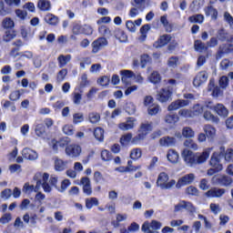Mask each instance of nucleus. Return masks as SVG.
Instances as JSON below:
<instances>
[{
    "label": "nucleus",
    "instance_id": "12",
    "mask_svg": "<svg viewBox=\"0 0 233 233\" xmlns=\"http://www.w3.org/2000/svg\"><path fill=\"white\" fill-rule=\"evenodd\" d=\"M208 79V74L205 71L199 72L193 80L194 86H201L203 83H207V80Z\"/></svg>",
    "mask_w": 233,
    "mask_h": 233
},
{
    "label": "nucleus",
    "instance_id": "44",
    "mask_svg": "<svg viewBox=\"0 0 233 233\" xmlns=\"http://www.w3.org/2000/svg\"><path fill=\"white\" fill-rule=\"evenodd\" d=\"M136 110H137V108H136V105H134V103L128 102L126 104V112L129 116H134V114H136Z\"/></svg>",
    "mask_w": 233,
    "mask_h": 233
},
{
    "label": "nucleus",
    "instance_id": "2",
    "mask_svg": "<svg viewBox=\"0 0 233 233\" xmlns=\"http://www.w3.org/2000/svg\"><path fill=\"white\" fill-rule=\"evenodd\" d=\"M176 79H169L167 81V86L165 88H162L158 91L157 95V99L160 103H167V101H170L172 99V94H174V86L177 85Z\"/></svg>",
    "mask_w": 233,
    "mask_h": 233
},
{
    "label": "nucleus",
    "instance_id": "59",
    "mask_svg": "<svg viewBox=\"0 0 233 233\" xmlns=\"http://www.w3.org/2000/svg\"><path fill=\"white\" fill-rule=\"evenodd\" d=\"M186 194H188V196H198L199 191L196 188V187L189 186L186 188Z\"/></svg>",
    "mask_w": 233,
    "mask_h": 233
},
{
    "label": "nucleus",
    "instance_id": "41",
    "mask_svg": "<svg viewBox=\"0 0 233 233\" xmlns=\"http://www.w3.org/2000/svg\"><path fill=\"white\" fill-rule=\"evenodd\" d=\"M182 136L183 137H187V139H190L191 137H194L196 136V133L192 128L186 127L182 129Z\"/></svg>",
    "mask_w": 233,
    "mask_h": 233
},
{
    "label": "nucleus",
    "instance_id": "3",
    "mask_svg": "<svg viewBox=\"0 0 233 233\" xmlns=\"http://www.w3.org/2000/svg\"><path fill=\"white\" fill-rule=\"evenodd\" d=\"M152 122L145 121L141 123L140 127L138 129V134L133 137L132 143L137 145L139 141H143L147 136H148L149 132H152Z\"/></svg>",
    "mask_w": 233,
    "mask_h": 233
},
{
    "label": "nucleus",
    "instance_id": "31",
    "mask_svg": "<svg viewBox=\"0 0 233 233\" xmlns=\"http://www.w3.org/2000/svg\"><path fill=\"white\" fill-rule=\"evenodd\" d=\"M214 110L218 116H222L224 117L228 116V109H227L223 104H218L215 106Z\"/></svg>",
    "mask_w": 233,
    "mask_h": 233
},
{
    "label": "nucleus",
    "instance_id": "37",
    "mask_svg": "<svg viewBox=\"0 0 233 233\" xmlns=\"http://www.w3.org/2000/svg\"><path fill=\"white\" fill-rule=\"evenodd\" d=\"M99 205V200L97 199V198H86V208H88L89 210L93 208V207H97Z\"/></svg>",
    "mask_w": 233,
    "mask_h": 233
},
{
    "label": "nucleus",
    "instance_id": "7",
    "mask_svg": "<svg viewBox=\"0 0 233 233\" xmlns=\"http://www.w3.org/2000/svg\"><path fill=\"white\" fill-rule=\"evenodd\" d=\"M81 147L79 145H69L66 147V154L70 157H79L81 156Z\"/></svg>",
    "mask_w": 233,
    "mask_h": 233
},
{
    "label": "nucleus",
    "instance_id": "63",
    "mask_svg": "<svg viewBox=\"0 0 233 233\" xmlns=\"http://www.w3.org/2000/svg\"><path fill=\"white\" fill-rule=\"evenodd\" d=\"M130 157L131 159H139V157H141V149H133L130 153Z\"/></svg>",
    "mask_w": 233,
    "mask_h": 233
},
{
    "label": "nucleus",
    "instance_id": "13",
    "mask_svg": "<svg viewBox=\"0 0 233 233\" xmlns=\"http://www.w3.org/2000/svg\"><path fill=\"white\" fill-rule=\"evenodd\" d=\"M80 185H83V192L86 196H92V184L90 178L84 177L80 180Z\"/></svg>",
    "mask_w": 233,
    "mask_h": 233
},
{
    "label": "nucleus",
    "instance_id": "8",
    "mask_svg": "<svg viewBox=\"0 0 233 233\" xmlns=\"http://www.w3.org/2000/svg\"><path fill=\"white\" fill-rule=\"evenodd\" d=\"M108 45V40L105 37H99L92 43L93 54H97L101 48H105Z\"/></svg>",
    "mask_w": 233,
    "mask_h": 233
},
{
    "label": "nucleus",
    "instance_id": "6",
    "mask_svg": "<svg viewBox=\"0 0 233 233\" xmlns=\"http://www.w3.org/2000/svg\"><path fill=\"white\" fill-rule=\"evenodd\" d=\"M195 180H196V175L194 173H189L180 177L177 180L176 187L177 188H181V187H185L187 185H192V183H194Z\"/></svg>",
    "mask_w": 233,
    "mask_h": 233
},
{
    "label": "nucleus",
    "instance_id": "1",
    "mask_svg": "<svg viewBox=\"0 0 233 233\" xmlns=\"http://www.w3.org/2000/svg\"><path fill=\"white\" fill-rule=\"evenodd\" d=\"M50 177V175L48 173H36L33 179L34 181H36L35 187L34 185L25 183L23 187V192H39L41 190V187L46 192V194H50L52 192V187L48 183V179Z\"/></svg>",
    "mask_w": 233,
    "mask_h": 233
},
{
    "label": "nucleus",
    "instance_id": "21",
    "mask_svg": "<svg viewBox=\"0 0 233 233\" xmlns=\"http://www.w3.org/2000/svg\"><path fill=\"white\" fill-rule=\"evenodd\" d=\"M176 143L177 140L174 137H164L159 140L161 147H175Z\"/></svg>",
    "mask_w": 233,
    "mask_h": 233
},
{
    "label": "nucleus",
    "instance_id": "17",
    "mask_svg": "<svg viewBox=\"0 0 233 233\" xmlns=\"http://www.w3.org/2000/svg\"><path fill=\"white\" fill-rule=\"evenodd\" d=\"M225 188L213 187L206 193V196L208 198H221V196L225 195Z\"/></svg>",
    "mask_w": 233,
    "mask_h": 233
},
{
    "label": "nucleus",
    "instance_id": "50",
    "mask_svg": "<svg viewBox=\"0 0 233 233\" xmlns=\"http://www.w3.org/2000/svg\"><path fill=\"white\" fill-rule=\"evenodd\" d=\"M205 106L199 105V104H196L193 106V110L191 111L193 116H200V114H203V110H204Z\"/></svg>",
    "mask_w": 233,
    "mask_h": 233
},
{
    "label": "nucleus",
    "instance_id": "62",
    "mask_svg": "<svg viewBox=\"0 0 233 233\" xmlns=\"http://www.w3.org/2000/svg\"><path fill=\"white\" fill-rule=\"evenodd\" d=\"M81 99H83V95H81V93H73L74 105H81Z\"/></svg>",
    "mask_w": 233,
    "mask_h": 233
},
{
    "label": "nucleus",
    "instance_id": "42",
    "mask_svg": "<svg viewBox=\"0 0 233 233\" xmlns=\"http://www.w3.org/2000/svg\"><path fill=\"white\" fill-rule=\"evenodd\" d=\"M189 23H198V25H201L203 21H205V16L203 15H194L188 17Z\"/></svg>",
    "mask_w": 233,
    "mask_h": 233
},
{
    "label": "nucleus",
    "instance_id": "54",
    "mask_svg": "<svg viewBox=\"0 0 233 233\" xmlns=\"http://www.w3.org/2000/svg\"><path fill=\"white\" fill-rule=\"evenodd\" d=\"M232 65H233L232 61L225 58L220 62V68L221 70H228V68H230Z\"/></svg>",
    "mask_w": 233,
    "mask_h": 233
},
{
    "label": "nucleus",
    "instance_id": "10",
    "mask_svg": "<svg viewBox=\"0 0 233 233\" xmlns=\"http://www.w3.org/2000/svg\"><path fill=\"white\" fill-rule=\"evenodd\" d=\"M221 157H219V153L214 152L210 157L209 165L213 168H217L218 170H223V165H221Z\"/></svg>",
    "mask_w": 233,
    "mask_h": 233
},
{
    "label": "nucleus",
    "instance_id": "19",
    "mask_svg": "<svg viewBox=\"0 0 233 233\" xmlns=\"http://www.w3.org/2000/svg\"><path fill=\"white\" fill-rule=\"evenodd\" d=\"M170 39H172L170 35H164L160 36L159 39L154 44L155 48H161L162 46L168 45V43H170Z\"/></svg>",
    "mask_w": 233,
    "mask_h": 233
},
{
    "label": "nucleus",
    "instance_id": "26",
    "mask_svg": "<svg viewBox=\"0 0 233 233\" xmlns=\"http://www.w3.org/2000/svg\"><path fill=\"white\" fill-rule=\"evenodd\" d=\"M122 74V77H121V81L122 83H124L125 85H130V79H132V77H134V72L130 71V70H123L121 71Z\"/></svg>",
    "mask_w": 233,
    "mask_h": 233
},
{
    "label": "nucleus",
    "instance_id": "61",
    "mask_svg": "<svg viewBox=\"0 0 233 233\" xmlns=\"http://www.w3.org/2000/svg\"><path fill=\"white\" fill-rule=\"evenodd\" d=\"M147 112L149 116H156V114L159 112V106L158 105L150 106L147 109Z\"/></svg>",
    "mask_w": 233,
    "mask_h": 233
},
{
    "label": "nucleus",
    "instance_id": "57",
    "mask_svg": "<svg viewBox=\"0 0 233 233\" xmlns=\"http://www.w3.org/2000/svg\"><path fill=\"white\" fill-rule=\"evenodd\" d=\"M82 34L85 35H92L94 34V28L88 25H82Z\"/></svg>",
    "mask_w": 233,
    "mask_h": 233
},
{
    "label": "nucleus",
    "instance_id": "28",
    "mask_svg": "<svg viewBox=\"0 0 233 233\" xmlns=\"http://www.w3.org/2000/svg\"><path fill=\"white\" fill-rule=\"evenodd\" d=\"M66 165H68V162L63 161L61 158L55 159V170L57 172H63L66 168Z\"/></svg>",
    "mask_w": 233,
    "mask_h": 233
},
{
    "label": "nucleus",
    "instance_id": "53",
    "mask_svg": "<svg viewBox=\"0 0 233 233\" xmlns=\"http://www.w3.org/2000/svg\"><path fill=\"white\" fill-rule=\"evenodd\" d=\"M63 132L66 134V136H74V126L72 125H66L63 127Z\"/></svg>",
    "mask_w": 233,
    "mask_h": 233
},
{
    "label": "nucleus",
    "instance_id": "45",
    "mask_svg": "<svg viewBox=\"0 0 233 233\" xmlns=\"http://www.w3.org/2000/svg\"><path fill=\"white\" fill-rule=\"evenodd\" d=\"M15 38V32L14 31H5L3 39L5 43H10V41H12V39Z\"/></svg>",
    "mask_w": 233,
    "mask_h": 233
},
{
    "label": "nucleus",
    "instance_id": "34",
    "mask_svg": "<svg viewBox=\"0 0 233 233\" xmlns=\"http://www.w3.org/2000/svg\"><path fill=\"white\" fill-rule=\"evenodd\" d=\"M15 25V24L14 23V20L12 18H10V17H5L2 21V26L5 30H12V28H14Z\"/></svg>",
    "mask_w": 233,
    "mask_h": 233
},
{
    "label": "nucleus",
    "instance_id": "46",
    "mask_svg": "<svg viewBox=\"0 0 233 233\" xmlns=\"http://www.w3.org/2000/svg\"><path fill=\"white\" fill-rule=\"evenodd\" d=\"M83 121H85V116L83 113H76L73 115L74 125H79V123H83Z\"/></svg>",
    "mask_w": 233,
    "mask_h": 233
},
{
    "label": "nucleus",
    "instance_id": "20",
    "mask_svg": "<svg viewBox=\"0 0 233 233\" xmlns=\"http://www.w3.org/2000/svg\"><path fill=\"white\" fill-rule=\"evenodd\" d=\"M228 46H230V45H228V44H222L218 46L216 54L217 60L221 59V57H223L225 54H228V52H230V48H228Z\"/></svg>",
    "mask_w": 233,
    "mask_h": 233
},
{
    "label": "nucleus",
    "instance_id": "40",
    "mask_svg": "<svg viewBox=\"0 0 233 233\" xmlns=\"http://www.w3.org/2000/svg\"><path fill=\"white\" fill-rule=\"evenodd\" d=\"M204 119H206V121H211L212 123H219V118L210 113V111L204 112Z\"/></svg>",
    "mask_w": 233,
    "mask_h": 233
},
{
    "label": "nucleus",
    "instance_id": "60",
    "mask_svg": "<svg viewBox=\"0 0 233 233\" xmlns=\"http://www.w3.org/2000/svg\"><path fill=\"white\" fill-rule=\"evenodd\" d=\"M218 85L221 88H227L228 86V76H221L218 80Z\"/></svg>",
    "mask_w": 233,
    "mask_h": 233
},
{
    "label": "nucleus",
    "instance_id": "15",
    "mask_svg": "<svg viewBox=\"0 0 233 233\" xmlns=\"http://www.w3.org/2000/svg\"><path fill=\"white\" fill-rule=\"evenodd\" d=\"M22 156L25 157V159H29V161H35V159L38 157L37 152L30 147L24 148L22 150Z\"/></svg>",
    "mask_w": 233,
    "mask_h": 233
},
{
    "label": "nucleus",
    "instance_id": "39",
    "mask_svg": "<svg viewBox=\"0 0 233 233\" xmlns=\"http://www.w3.org/2000/svg\"><path fill=\"white\" fill-rule=\"evenodd\" d=\"M203 5H205L204 0H194L192 2V4L190 5V8H191L192 12H198L199 10V8H201V6H203Z\"/></svg>",
    "mask_w": 233,
    "mask_h": 233
},
{
    "label": "nucleus",
    "instance_id": "18",
    "mask_svg": "<svg viewBox=\"0 0 233 233\" xmlns=\"http://www.w3.org/2000/svg\"><path fill=\"white\" fill-rule=\"evenodd\" d=\"M167 161L172 163V165H177L179 161V153L175 149H169L167 153Z\"/></svg>",
    "mask_w": 233,
    "mask_h": 233
},
{
    "label": "nucleus",
    "instance_id": "48",
    "mask_svg": "<svg viewBox=\"0 0 233 233\" xmlns=\"http://www.w3.org/2000/svg\"><path fill=\"white\" fill-rule=\"evenodd\" d=\"M184 147H187V148H191V150H198V148H199L198 144L194 142V140L192 139L185 140Z\"/></svg>",
    "mask_w": 233,
    "mask_h": 233
},
{
    "label": "nucleus",
    "instance_id": "38",
    "mask_svg": "<svg viewBox=\"0 0 233 233\" xmlns=\"http://www.w3.org/2000/svg\"><path fill=\"white\" fill-rule=\"evenodd\" d=\"M98 32L105 37H112V31H110V28H108L106 25H100L98 27Z\"/></svg>",
    "mask_w": 233,
    "mask_h": 233
},
{
    "label": "nucleus",
    "instance_id": "30",
    "mask_svg": "<svg viewBox=\"0 0 233 233\" xmlns=\"http://www.w3.org/2000/svg\"><path fill=\"white\" fill-rule=\"evenodd\" d=\"M114 35L116 39L120 41V43H125L127 39V34H125V31L121 30L120 28L115 29Z\"/></svg>",
    "mask_w": 233,
    "mask_h": 233
},
{
    "label": "nucleus",
    "instance_id": "35",
    "mask_svg": "<svg viewBox=\"0 0 233 233\" xmlns=\"http://www.w3.org/2000/svg\"><path fill=\"white\" fill-rule=\"evenodd\" d=\"M94 136L97 141H103L105 139V129L101 127H96L94 130Z\"/></svg>",
    "mask_w": 233,
    "mask_h": 233
},
{
    "label": "nucleus",
    "instance_id": "58",
    "mask_svg": "<svg viewBox=\"0 0 233 233\" xmlns=\"http://www.w3.org/2000/svg\"><path fill=\"white\" fill-rule=\"evenodd\" d=\"M8 14H10V9L5 6V3L3 1H0V15L5 16L8 15Z\"/></svg>",
    "mask_w": 233,
    "mask_h": 233
},
{
    "label": "nucleus",
    "instance_id": "4",
    "mask_svg": "<svg viewBox=\"0 0 233 233\" xmlns=\"http://www.w3.org/2000/svg\"><path fill=\"white\" fill-rule=\"evenodd\" d=\"M168 174L161 172L157 179V187H159L162 190H168L176 185V180L172 179L168 182Z\"/></svg>",
    "mask_w": 233,
    "mask_h": 233
},
{
    "label": "nucleus",
    "instance_id": "9",
    "mask_svg": "<svg viewBox=\"0 0 233 233\" xmlns=\"http://www.w3.org/2000/svg\"><path fill=\"white\" fill-rule=\"evenodd\" d=\"M108 45V40L105 37H99L92 43L93 54H97L101 48H105Z\"/></svg>",
    "mask_w": 233,
    "mask_h": 233
},
{
    "label": "nucleus",
    "instance_id": "27",
    "mask_svg": "<svg viewBox=\"0 0 233 233\" xmlns=\"http://www.w3.org/2000/svg\"><path fill=\"white\" fill-rule=\"evenodd\" d=\"M164 121L167 125H176L179 121V116L177 114H168L165 116Z\"/></svg>",
    "mask_w": 233,
    "mask_h": 233
},
{
    "label": "nucleus",
    "instance_id": "5",
    "mask_svg": "<svg viewBox=\"0 0 233 233\" xmlns=\"http://www.w3.org/2000/svg\"><path fill=\"white\" fill-rule=\"evenodd\" d=\"M181 156L187 167H196V165H198L197 155L189 149H184Z\"/></svg>",
    "mask_w": 233,
    "mask_h": 233
},
{
    "label": "nucleus",
    "instance_id": "43",
    "mask_svg": "<svg viewBox=\"0 0 233 233\" xmlns=\"http://www.w3.org/2000/svg\"><path fill=\"white\" fill-rule=\"evenodd\" d=\"M194 46L197 52H203V50H208V47L205 45V43L201 42L200 40H196Z\"/></svg>",
    "mask_w": 233,
    "mask_h": 233
},
{
    "label": "nucleus",
    "instance_id": "64",
    "mask_svg": "<svg viewBox=\"0 0 233 233\" xmlns=\"http://www.w3.org/2000/svg\"><path fill=\"white\" fill-rule=\"evenodd\" d=\"M142 232H147V233H159L157 231H152L150 230V223L148 221L144 222L141 228Z\"/></svg>",
    "mask_w": 233,
    "mask_h": 233
},
{
    "label": "nucleus",
    "instance_id": "52",
    "mask_svg": "<svg viewBox=\"0 0 233 233\" xmlns=\"http://www.w3.org/2000/svg\"><path fill=\"white\" fill-rule=\"evenodd\" d=\"M218 37L220 41H228V33L225 31V29H219L218 31Z\"/></svg>",
    "mask_w": 233,
    "mask_h": 233
},
{
    "label": "nucleus",
    "instance_id": "32",
    "mask_svg": "<svg viewBox=\"0 0 233 233\" xmlns=\"http://www.w3.org/2000/svg\"><path fill=\"white\" fill-rule=\"evenodd\" d=\"M205 14L208 17L210 16L212 19H218V9L213 6H208L205 8Z\"/></svg>",
    "mask_w": 233,
    "mask_h": 233
},
{
    "label": "nucleus",
    "instance_id": "29",
    "mask_svg": "<svg viewBox=\"0 0 233 233\" xmlns=\"http://www.w3.org/2000/svg\"><path fill=\"white\" fill-rule=\"evenodd\" d=\"M203 130L208 139H214V136H216V128L214 127L211 125H205Z\"/></svg>",
    "mask_w": 233,
    "mask_h": 233
},
{
    "label": "nucleus",
    "instance_id": "51",
    "mask_svg": "<svg viewBox=\"0 0 233 233\" xmlns=\"http://www.w3.org/2000/svg\"><path fill=\"white\" fill-rule=\"evenodd\" d=\"M132 6L143 12V10H145V0H134Z\"/></svg>",
    "mask_w": 233,
    "mask_h": 233
},
{
    "label": "nucleus",
    "instance_id": "16",
    "mask_svg": "<svg viewBox=\"0 0 233 233\" xmlns=\"http://www.w3.org/2000/svg\"><path fill=\"white\" fill-rule=\"evenodd\" d=\"M213 181H216L220 187H228L232 185V177L228 176L214 177Z\"/></svg>",
    "mask_w": 233,
    "mask_h": 233
},
{
    "label": "nucleus",
    "instance_id": "14",
    "mask_svg": "<svg viewBox=\"0 0 233 233\" xmlns=\"http://www.w3.org/2000/svg\"><path fill=\"white\" fill-rule=\"evenodd\" d=\"M188 103H189L188 100H183V99L176 100L168 106L167 110L169 112H172V111L177 110L183 106H188Z\"/></svg>",
    "mask_w": 233,
    "mask_h": 233
},
{
    "label": "nucleus",
    "instance_id": "36",
    "mask_svg": "<svg viewBox=\"0 0 233 233\" xmlns=\"http://www.w3.org/2000/svg\"><path fill=\"white\" fill-rule=\"evenodd\" d=\"M101 119V115L97 112H91L88 114V120L89 123H92L93 125H96V123H99Z\"/></svg>",
    "mask_w": 233,
    "mask_h": 233
},
{
    "label": "nucleus",
    "instance_id": "33",
    "mask_svg": "<svg viewBox=\"0 0 233 233\" xmlns=\"http://www.w3.org/2000/svg\"><path fill=\"white\" fill-rule=\"evenodd\" d=\"M148 80L153 85H157V83L161 82V75L157 71H153L150 76H148Z\"/></svg>",
    "mask_w": 233,
    "mask_h": 233
},
{
    "label": "nucleus",
    "instance_id": "22",
    "mask_svg": "<svg viewBox=\"0 0 233 233\" xmlns=\"http://www.w3.org/2000/svg\"><path fill=\"white\" fill-rule=\"evenodd\" d=\"M57 61L59 68H64V66H66L72 61V55H60L57 57Z\"/></svg>",
    "mask_w": 233,
    "mask_h": 233
},
{
    "label": "nucleus",
    "instance_id": "25",
    "mask_svg": "<svg viewBox=\"0 0 233 233\" xmlns=\"http://www.w3.org/2000/svg\"><path fill=\"white\" fill-rule=\"evenodd\" d=\"M44 21H46L47 25H50L51 26H56L59 23V17L54 14L48 13L46 15Z\"/></svg>",
    "mask_w": 233,
    "mask_h": 233
},
{
    "label": "nucleus",
    "instance_id": "11",
    "mask_svg": "<svg viewBox=\"0 0 233 233\" xmlns=\"http://www.w3.org/2000/svg\"><path fill=\"white\" fill-rule=\"evenodd\" d=\"M211 152H212V147H208L202 153H196L197 165H203V163H207V159L210 157Z\"/></svg>",
    "mask_w": 233,
    "mask_h": 233
},
{
    "label": "nucleus",
    "instance_id": "23",
    "mask_svg": "<svg viewBox=\"0 0 233 233\" xmlns=\"http://www.w3.org/2000/svg\"><path fill=\"white\" fill-rule=\"evenodd\" d=\"M134 123H136V118L127 117V123H120L118 128H120V130H132V128H134Z\"/></svg>",
    "mask_w": 233,
    "mask_h": 233
},
{
    "label": "nucleus",
    "instance_id": "55",
    "mask_svg": "<svg viewBox=\"0 0 233 233\" xmlns=\"http://www.w3.org/2000/svg\"><path fill=\"white\" fill-rule=\"evenodd\" d=\"M12 221V214L5 213L0 218V223L2 225H6V223H10Z\"/></svg>",
    "mask_w": 233,
    "mask_h": 233
},
{
    "label": "nucleus",
    "instance_id": "56",
    "mask_svg": "<svg viewBox=\"0 0 233 233\" xmlns=\"http://www.w3.org/2000/svg\"><path fill=\"white\" fill-rule=\"evenodd\" d=\"M178 116H181L182 117H194L192 110L190 109H180L178 111Z\"/></svg>",
    "mask_w": 233,
    "mask_h": 233
},
{
    "label": "nucleus",
    "instance_id": "47",
    "mask_svg": "<svg viewBox=\"0 0 233 233\" xmlns=\"http://www.w3.org/2000/svg\"><path fill=\"white\" fill-rule=\"evenodd\" d=\"M35 132L38 137H43L46 134L45 125L43 124L36 125Z\"/></svg>",
    "mask_w": 233,
    "mask_h": 233
},
{
    "label": "nucleus",
    "instance_id": "49",
    "mask_svg": "<svg viewBox=\"0 0 233 233\" xmlns=\"http://www.w3.org/2000/svg\"><path fill=\"white\" fill-rule=\"evenodd\" d=\"M177 65H179V58L177 56H171L167 60V66H169V68H176Z\"/></svg>",
    "mask_w": 233,
    "mask_h": 233
},
{
    "label": "nucleus",
    "instance_id": "24",
    "mask_svg": "<svg viewBox=\"0 0 233 233\" xmlns=\"http://www.w3.org/2000/svg\"><path fill=\"white\" fill-rule=\"evenodd\" d=\"M37 8L42 12H50L52 4L48 0H38Z\"/></svg>",
    "mask_w": 233,
    "mask_h": 233
}]
</instances>
